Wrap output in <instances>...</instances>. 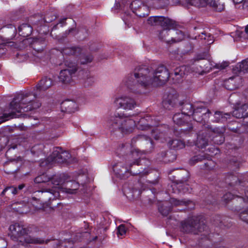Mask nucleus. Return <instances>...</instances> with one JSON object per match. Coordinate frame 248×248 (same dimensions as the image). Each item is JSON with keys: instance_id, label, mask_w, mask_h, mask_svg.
I'll return each mask as SVG.
<instances>
[{"instance_id": "0e129e2a", "label": "nucleus", "mask_w": 248, "mask_h": 248, "mask_svg": "<svg viewBox=\"0 0 248 248\" xmlns=\"http://www.w3.org/2000/svg\"><path fill=\"white\" fill-rule=\"evenodd\" d=\"M131 154L132 157H139L140 152L137 149H134L132 151H131Z\"/></svg>"}, {"instance_id": "7ed1b4c3", "label": "nucleus", "mask_w": 248, "mask_h": 248, "mask_svg": "<svg viewBox=\"0 0 248 248\" xmlns=\"http://www.w3.org/2000/svg\"><path fill=\"white\" fill-rule=\"evenodd\" d=\"M108 124L110 129L120 130L125 134L132 132L136 126L139 129L145 130L155 125L154 120L150 116L141 118L136 124L131 116L118 112L110 117Z\"/></svg>"}, {"instance_id": "4468645a", "label": "nucleus", "mask_w": 248, "mask_h": 248, "mask_svg": "<svg viewBox=\"0 0 248 248\" xmlns=\"http://www.w3.org/2000/svg\"><path fill=\"white\" fill-rule=\"evenodd\" d=\"M205 129L210 134V137L212 138L211 140L213 142L217 144H221L224 141V137L223 133V129H220L218 128H212L210 125L204 124Z\"/></svg>"}, {"instance_id": "5fc2aeb1", "label": "nucleus", "mask_w": 248, "mask_h": 248, "mask_svg": "<svg viewBox=\"0 0 248 248\" xmlns=\"http://www.w3.org/2000/svg\"><path fill=\"white\" fill-rule=\"evenodd\" d=\"M240 218L243 221L248 223V209L240 213Z\"/></svg>"}, {"instance_id": "09e8293b", "label": "nucleus", "mask_w": 248, "mask_h": 248, "mask_svg": "<svg viewBox=\"0 0 248 248\" xmlns=\"http://www.w3.org/2000/svg\"><path fill=\"white\" fill-rule=\"evenodd\" d=\"M73 245V241L70 240H64L60 242V248H71Z\"/></svg>"}, {"instance_id": "39448f33", "label": "nucleus", "mask_w": 248, "mask_h": 248, "mask_svg": "<svg viewBox=\"0 0 248 248\" xmlns=\"http://www.w3.org/2000/svg\"><path fill=\"white\" fill-rule=\"evenodd\" d=\"M181 105L182 113L184 115L189 116L191 115L195 121H201L202 120V118L199 116V112H202L205 119L208 118L206 108L202 106L193 105L188 102L182 103Z\"/></svg>"}, {"instance_id": "2eb2a0df", "label": "nucleus", "mask_w": 248, "mask_h": 248, "mask_svg": "<svg viewBox=\"0 0 248 248\" xmlns=\"http://www.w3.org/2000/svg\"><path fill=\"white\" fill-rule=\"evenodd\" d=\"M38 192L41 194L40 199L45 202L53 200L59 196V192L53 189H49L45 191H38Z\"/></svg>"}, {"instance_id": "c9c22d12", "label": "nucleus", "mask_w": 248, "mask_h": 248, "mask_svg": "<svg viewBox=\"0 0 248 248\" xmlns=\"http://www.w3.org/2000/svg\"><path fill=\"white\" fill-rule=\"evenodd\" d=\"M170 30L168 29H163L162 30L160 31L158 33V37L160 40H162L167 43L170 44Z\"/></svg>"}, {"instance_id": "e433bc0d", "label": "nucleus", "mask_w": 248, "mask_h": 248, "mask_svg": "<svg viewBox=\"0 0 248 248\" xmlns=\"http://www.w3.org/2000/svg\"><path fill=\"white\" fill-rule=\"evenodd\" d=\"M169 66L170 69L173 70L174 76L176 77L177 78L179 79L180 78H183L185 75L184 72V70L185 69V66H179L175 68H173L175 67L173 64L172 65H170Z\"/></svg>"}, {"instance_id": "2f4dec72", "label": "nucleus", "mask_w": 248, "mask_h": 248, "mask_svg": "<svg viewBox=\"0 0 248 248\" xmlns=\"http://www.w3.org/2000/svg\"><path fill=\"white\" fill-rule=\"evenodd\" d=\"M170 1L173 4H177L179 2V0H152L151 4L155 8H160L168 5Z\"/></svg>"}, {"instance_id": "c03bdc74", "label": "nucleus", "mask_w": 248, "mask_h": 248, "mask_svg": "<svg viewBox=\"0 0 248 248\" xmlns=\"http://www.w3.org/2000/svg\"><path fill=\"white\" fill-rule=\"evenodd\" d=\"M161 16H151L147 19V23L152 26L159 25Z\"/></svg>"}, {"instance_id": "a19ab883", "label": "nucleus", "mask_w": 248, "mask_h": 248, "mask_svg": "<svg viewBox=\"0 0 248 248\" xmlns=\"http://www.w3.org/2000/svg\"><path fill=\"white\" fill-rule=\"evenodd\" d=\"M152 136L155 140H161L165 138V133L163 131L160 127L153 129L152 130Z\"/></svg>"}, {"instance_id": "aec40b11", "label": "nucleus", "mask_w": 248, "mask_h": 248, "mask_svg": "<svg viewBox=\"0 0 248 248\" xmlns=\"http://www.w3.org/2000/svg\"><path fill=\"white\" fill-rule=\"evenodd\" d=\"M76 103L71 100H66L61 103V108L62 111L72 113L75 112L77 108Z\"/></svg>"}, {"instance_id": "13d9d810", "label": "nucleus", "mask_w": 248, "mask_h": 248, "mask_svg": "<svg viewBox=\"0 0 248 248\" xmlns=\"http://www.w3.org/2000/svg\"><path fill=\"white\" fill-rule=\"evenodd\" d=\"M233 198V195L232 193L229 192L223 196L222 199L225 202H227Z\"/></svg>"}, {"instance_id": "79ce46f5", "label": "nucleus", "mask_w": 248, "mask_h": 248, "mask_svg": "<svg viewBox=\"0 0 248 248\" xmlns=\"http://www.w3.org/2000/svg\"><path fill=\"white\" fill-rule=\"evenodd\" d=\"M44 242V244H47L48 245V248H60L61 241L58 239L46 240L40 238ZM43 244V243L42 244Z\"/></svg>"}, {"instance_id": "58836bf2", "label": "nucleus", "mask_w": 248, "mask_h": 248, "mask_svg": "<svg viewBox=\"0 0 248 248\" xmlns=\"http://www.w3.org/2000/svg\"><path fill=\"white\" fill-rule=\"evenodd\" d=\"M50 177L48 176L46 174L43 173L35 178L34 182L35 184L47 183L48 185H50Z\"/></svg>"}, {"instance_id": "4be33fe9", "label": "nucleus", "mask_w": 248, "mask_h": 248, "mask_svg": "<svg viewBox=\"0 0 248 248\" xmlns=\"http://www.w3.org/2000/svg\"><path fill=\"white\" fill-rule=\"evenodd\" d=\"M240 78L239 76L232 77L224 82V86L228 90H233L238 87L239 85L236 83Z\"/></svg>"}, {"instance_id": "c85d7f7f", "label": "nucleus", "mask_w": 248, "mask_h": 248, "mask_svg": "<svg viewBox=\"0 0 248 248\" xmlns=\"http://www.w3.org/2000/svg\"><path fill=\"white\" fill-rule=\"evenodd\" d=\"M31 47L37 52L42 51L46 46L45 40L43 38H34L31 43Z\"/></svg>"}, {"instance_id": "ddd939ff", "label": "nucleus", "mask_w": 248, "mask_h": 248, "mask_svg": "<svg viewBox=\"0 0 248 248\" xmlns=\"http://www.w3.org/2000/svg\"><path fill=\"white\" fill-rule=\"evenodd\" d=\"M130 7L133 12L140 17L147 16L149 14V7L140 0L133 1L130 4Z\"/></svg>"}, {"instance_id": "bb28decb", "label": "nucleus", "mask_w": 248, "mask_h": 248, "mask_svg": "<svg viewBox=\"0 0 248 248\" xmlns=\"http://www.w3.org/2000/svg\"><path fill=\"white\" fill-rule=\"evenodd\" d=\"M32 30V27L27 23H23L18 27V33L20 35L24 37L30 36Z\"/></svg>"}, {"instance_id": "a878e982", "label": "nucleus", "mask_w": 248, "mask_h": 248, "mask_svg": "<svg viewBox=\"0 0 248 248\" xmlns=\"http://www.w3.org/2000/svg\"><path fill=\"white\" fill-rule=\"evenodd\" d=\"M215 10L221 12L225 8V0H208V4Z\"/></svg>"}, {"instance_id": "864d4df0", "label": "nucleus", "mask_w": 248, "mask_h": 248, "mask_svg": "<svg viewBox=\"0 0 248 248\" xmlns=\"http://www.w3.org/2000/svg\"><path fill=\"white\" fill-rule=\"evenodd\" d=\"M238 179L236 176L234 175H230L226 179V182L228 183L231 186L234 185L236 184Z\"/></svg>"}, {"instance_id": "a211bd4d", "label": "nucleus", "mask_w": 248, "mask_h": 248, "mask_svg": "<svg viewBox=\"0 0 248 248\" xmlns=\"http://www.w3.org/2000/svg\"><path fill=\"white\" fill-rule=\"evenodd\" d=\"M209 133L207 131H203L200 132L197 137V140L196 143V146L198 148H203L205 147L209 143V137L207 135Z\"/></svg>"}, {"instance_id": "a18cd8bd", "label": "nucleus", "mask_w": 248, "mask_h": 248, "mask_svg": "<svg viewBox=\"0 0 248 248\" xmlns=\"http://www.w3.org/2000/svg\"><path fill=\"white\" fill-rule=\"evenodd\" d=\"M137 185L140 186V187L137 186L133 188V197H138L140 195L142 190L145 189L144 187L141 185L140 182H138Z\"/></svg>"}, {"instance_id": "3c124183", "label": "nucleus", "mask_w": 248, "mask_h": 248, "mask_svg": "<svg viewBox=\"0 0 248 248\" xmlns=\"http://www.w3.org/2000/svg\"><path fill=\"white\" fill-rule=\"evenodd\" d=\"M206 110H207V112H206V114L208 115V118L207 119H205L204 117L203 116V115L202 113V112H199V116L201 117V118H202V120L201 121H197V122H199V123H202L203 124V128H204V129H205L204 124H206V125H208L207 124H206V122H207L208 121L209 118V115L211 113V112H210V111L209 109L206 108Z\"/></svg>"}, {"instance_id": "f257e3e1", "label": "nucleus", "mask_w": 248, "mask_h": 248, "mask_svg": "<svg viewBox=\"0 0 248 248\" xmlns=\"http://www.w3.org/2000/svg\"><path fill=\"white\" fill-rule=\"evenodd\" d=\"M170 73L164 65L158 66L152 70L145 66L137 68L124 79L128 88L135 93L140 94L150 85L161 86L169 79Z\"/></svg>"}, {"instance_id": "e2e57ef3", "label": "nucleus", "mask_w": 248, "mask_h": 248, "mask_svg": "<svg viewBox=\"0 0 248 248\" xmlns=\"http://www.w3.org/2000/svg\"><path fill=\"white\" fill-rule=\"evenodd\" d=\"M207 57L206 53H203L201 54H198L196 58V61H198L201 60L205 59Z\"/></svg>"}, {"instance_id": "dca6fc26", "label": "nucleus", "mask_w": 248, "mask_h": 248, "mask_svg": "<svg viewBox=\"0 0 248 248\" xmlns=\"http://www.w3.org/2000/svg\"><path fill=\"white\" fill-rule=\"evenodd\" d=\"M53 85L52 80L50 78H43L34 88V91L40 94V92L47 90Z\"/></svg>"}, {"instance_id": "f03ea898", "label": "nucleus", "mask_w": 248, "mask_h": 248, "mask_svg": "<svg viewBox=\"0 0 248 248\" xmlns=\"http://www.w3.org/2000/svg\"><path fill=\"white\" fill-rule=\"evenodd\" d=\"M41 94L33 90V93H27L17 95L10 103L8 108L5 109L3 115L0 116L1 122H4L16 118L19 115L16 113H24L39 108L41 103L37 101Z\"/></svg>"}, {"instance_id": "393cba45", "label": "nucleus", "mask_w": 248, "mask_h": 248, "mask_svg": "<svg viewBox=\"0 0 248 248\" xmlns=\"http://www.w3.org/2000/svg\"><path fill=\"white\" fill-rule=\"evenodd\" d=\"M160 22L159 25L163 29H168L171 30L176 26V23L175 21L167 17L161 16Z\"/></svg>"}, {"instance_id": "338daca9", "label": "nucleus", "mask_w": 248, "mask_h": 248, "mask_svg": "<svg viewBox=\"0 0 248 248\" xmlns=\"http://www.w3.org/2000/svg\"><path fill=\"white\" fill-rule=\"evenodd\" d=\"M246 199H244L243 198H240L241 200H243L244 202H247L248 201V187L247 188L246 191L245 192Z\"/></svg>"}, {"instance_id": "69168bd1", "label": "nucleus", "mask_w": 248, "mask_h": 248, "mask_svg": "<svg viewBox=\"0 0 248 248\" xmlns=\"http://www.w3.org/2000/svg\"><path fill=\"white\" fill-rule=\"evenodd\" d=\"M242 3V8L248 10V0H244Z\"/></svg>"}, {"instance_id": "774afa93", "label": "nucleus", "mask_w": 248, "mask_h": 248, "mask_svg": "<svg viewBox=\"0 0 248 248\" xmlns=\"http://www.w3.org/2000/svg\"><path fill=\"white\" fill-rule=\"evenodd\" d=\"M76 31V29L74 28H72L71 29H70L69 30L67 31H65V34L66 35H67L69 33H71L72 32H73L74 31Z\"/></svg>"}, {"instance_id": "7c9ffc66", "label": "nucleus", "mask_w": 248, "mask_h": 248, "mask_svg": "<svg viewBox=\"0 0 248 248\" xmlns=\"http://www.w3.org/2000/svg\"><path fill=\"white\" fill-rule=\"evenodd\" d=\"M80 74L83 75V83L85 87L92 86L94 82V77L91 76L90 73L87 71H81L79 72Z\"/></svg>"}, {"instance_id": "0eeeda50", "label": "nucleus", "mask_w": 248, "mask_h": 248, "mask_svg": "<svg viewBox=\"0 0 248 248\" xmlns=\"http://www.w3.org/2000/svg\"><path fill=\"white\" fill-rule=\"evenodd\" d=\"M64 64L67 68L61 71L59 78L61 82L67 84L72 81L73 75L77 71V62L69 59L64 62Z\"/></svg>"}, {"instance_id": "5701e85b", "label": "nucleus", "mask_w": 248, "mask_h": 248, "mask_svg": "<svg viewBox=\"0 0 248 248\" xmlns=\"http://www.w3.org/2000/svg\"><path fill=\"white\" fill-rule=\"evenodd\" d=\"M78 187V183L74 181L71 182H67L65 183V186L63 188V191L65 193L70 194H74L77 193Z\"/></svg>"}, {"instance_id": "9d476101", "label": "nucleus", "mask_w": 248, "mask_h": 248, "mask_svg": "<svg viewBox=\"0 0 248 248\" xmlns=\"http://www.w3.org/2000/svg\"><path fill=\"white\" fill-rule=\"evenodd\" d=\"M62 53L63 55L78 57V61L81 64H86L92 62V56H86L81 53V49L78 47H67L62 49Z\"/></svg>"}, {"instance_id": "49530a36", "label": "nucleus", "mask_w": 248, "mask_h": 248, "mask_svg": "<svg viewBox=\"0 0 248 248\" xmlns=\"http://www.w3.org/2000/svg\"><path fill=\"white\" fill-rule=\"evenodd\" d=\"M206 158H207V156L206 155L200 154L192 157L190 160V163L191 165H194L195 163L201 161Z\"/></svg>"}, {"instance_id": "4d7b16f0", "label": "nucleus", "mask_w": 248, "mask_h": 248, "mask_svg": "<svg viewBox=\"0 0 248 248\" xmlns=\"http://www.w3.org/2000/svg\"><path fill=\"white\" fill-rule=\"evenodd\" d=\"M8 190H10L11 192L13 194H16L17 193V188L13 187V186H10V187H6L2 192V194L4 195L5 192Z\"/></svg>"}, {"instance_id": "cd10ccee", "label": "nucleus", "mask_w": 248, "mask_h": 248, "mask_svg": "<svg viewBox=\"0 0 248 248\" xmlns=\"http://www.w3.org/2000/svg\"><path fill=\"white\" fill-rule=\"evenodd\" d=\"M50 177V184L53 186V187L56 188H56H60L61 186L65 183V180L61 174L55 175Z\"/></svg>"}, {"instance_id": "de8ad7c7", "label": "nucleus", "mask_w": 248, "mask_h": 248, "mask_svg": "<svg viewBox=\"0 0 248 248\" xmlns=\"http://www.w3.org/2000/svg\"><path fill=\"white\" fill-rule=\"evenodd\" d=\"M127 230L124 224H121L117 228V234L118 237L124 236Z\"/></svg>"}, {"instance_id": "ea45409f", "label": "nucleus", "mask_w": 248, "mask_h": 248, "mask_svg": "<svg viewBox=\"0 0 248 248\" xmlns=\"http://www.w3.org/2000/svg\"><path fill=\"white\" fill-rule=\"evenodd\" d=\"M184 115L182 113H177L173 117V122L178 125H183L186 123Z\"/></svg>"}, {"instance_id": "37998d69", "label": "nucleus", "mask_w": 248, "mask_h": 248, "mask_svg": "<svg viewBox=\"0 0 248 248\" xmlns=\"http://www.w3.org/2000/svg\"><path fill=\"white\" fill-rule=\"evenodd\" d=\"M198 39L204 40L206 41L205 43H207L208 45H210L213 43V37L209 33L206 34L205 32H202L199 35Z\"/></svg>"}, {"instance_id": "bf43d9fd", "label": "nucleus", "mask_w": 248, "mask_h": 248, "mask_svg": "<svg viewBox=\"0 0 248 248\" xmlns=\"http://www.w3.org/2000/svg\"><path fill=\"white\" fill-rule=\"evenodd\" d=\"M214 162L212 160H208L207 162L204 163V166L205 169H212L214 167Z\"/></svg>"}, {"instance_id": "6e6552de", "label": "nucleus", "mask_w": 248, "mask_h": 248, "mask_svg": "<svg viewBox=\"0 0 248 248\" xmlns=\"http://www.w3.org/2000/svg\"><path fill=\"white\" fill-rule=\"evenodd\" d=\"M70 157L71 155L68 152L63 151L59 147H56L54 148L52 154L47 157L46 162L51 164L68 163Z\"/></svg>"}, {"instance_id": "4c0bfd02", "label": "nucleus", "mask_w": 248, "mask_h": 248, "mask_svg": "<svg viewBox=\"0 0 248 248\" xmlns=\"http://www.w3.org/2000/svg\"><path fill=\"white\" fill-rule=\"evenodd\" d=\"M169 145L172 149L177 150L185 147V143L181 140L174 139L169 141Z\"/></svg>"}, {"instance_id": "9b49d317", "label": "nucleus", "mask_w": 248, "mask_h": 248, "mask_svg": "<svg viewBox=\"0 0 248 248\" xmlns=\"http://www.w3.org/2000/svg\"><path fill=\"white\" fill-rule=\"evenodd\" d=\"M136 143L143 148L144 151L146 153L151 152L154 148V145L151 138L144 135H138L132 139L131 146H133Z\"/></svg>"}, {"instance_id": "412c9836", "label": "nucleus", "mask_w": 248, "mask_h": 248, "mask_svg": "<svg viewBox=\"0 0 248 248\" xmlns=\"http://www.w3.org/2000/svg\"><path fill=\"white\" fill-rule=\"evenodd\" d=\"M232 115L237 118H242L248 116V106L243 104L238 107L232 111Z\"/></svg>"}, {"instance_id": "052dcab7", "label": "nucleus", "mask_w": 248, "mask_h": 248, "mask_svg": "<svg viewBox=\"0 0 248 248\" xmlns=\"http://www.w3.org/2000/svg\"><path fill=\"white\" fill-rule=\"evenodd\" d=\"M186 124H187L188 128H182L181 129V131H182V132H183L184 134H186L187 132H189L193 128V126L191 124H190V123H186Z\"/></svg>"}, {"instance_id": "20e7f679", "label": "nucleus", "mask_w": 248, "mask_h": 248, "mask_svg": "<svg viewBox=\"0 0 248 248\" xmlns=\"http://www.w3.org/2000/svg\"><path fill=\"white\" fill-rule=\"evenodd\" d=\"M8 233L10 238L19 242L22 245L29 244H41L44 243L40 238L32 237L28 234V230L19 223H15L10 226Z\"/></svg>"}, {"instance_id": "c756f323", "label": "nucleus", "mask_w": 248, "mask_h": 248, "mask_svg": "<svg viewBox=\"0 0 248 248\" xmlns=\"http://www.w3.org/2000/svg\"><path fill=\"white\" fill-rule=\"evenodd\" d=\"M157 159L160 161H163L165 163H169L175 160L176 159V156L170 153H169V154H167L165 151H163L157 155Z\"/></svg>"}, {"instance_id": "473e14b6", "label": "nucleus", "mask_w": 248, "mask_h": 248, "mask_svg": "<svg viewBox=\"0 0 248 248\" xmlns=\"http://www.w3.org/2000/svg\"><path fill=\"white\" fill-rule=\"evenodd\" d=\"M230 116L229 113H224L221 111H216L214 115V119L213 120V122L216 123H224L227 121L228 118H230Z\"/></svg>"}, {"instance_id": "72a5a7b5", "label": "nucleus", "mask_w": 248, "mask_h": 248, "mask_svg": "<svg viewBox=\"0 0 248 248\" xmlns=\"http://www.w3.org/2000/svg\"><path fill=\"white\" fill-rule=\"evenodd\" d=\"M176 100L177 99L170 94L168 95L167 98L163 100V106L165 108L170 109V107H173L175 105Z\"/></svg>"}, {"instance_id": "423d86ee", "label": "nucleus", "mask_w": 248, "mask_h": 248, "mask_svg": "<svg viewBox=\"0 0 248 248\" xmlns=\"http://www.w3.org/2000/svg\"><path fill=\"white\" fill-rule=\"evenodd\" d=\"M205 225L203 221H201L197 217H189L181 222V230L186 233L197 234L204 230Z\"/></svg>"}, {"instance_id": "6e6d98bb", "label": "nucleus", "mask_w": 248, "mask_h": 248, "mask_svg": "<svg viewBox=\"0 0 248 248\" xmlns=\"http://www.w3.org/2000/svg\"><path fill=\"white\" fill-rule=\"evenodd\" d=\"M229 65V62H222L221 63H217L215 65V67L219 70L225 69Z\"/></svg>"}, {"instance_id": "f704fd0d", "label": "nucleus", "mask_w": 248, "mask_h": 248, "mask_svg": "<svg viewBox=\"0 0 248 248\" xmlns=\"http://www.w3.org/2000/svg\"><path fill=\"white\" fill-rule=\"evenodd\" d=\"M186 3L191 6L197 7H204L208 4V0H184Z\"/></svg>"}, {"instance_id": "f3484780", "label": "nucleus", "mask_w": 248, "mask_h": 248, "mask_svg": "<svg viewBox=\"0 0 248 248\" xmlns=\"http://www.w3.org/2000/svg\"><path fill=\"white\" fill-rule=\"evenodd\" d=\"M233 72L238 76H242L248 72V59L242 61L241 62L237 63L233 67Z\"/></svg>"}, {"instance_id": "b1692460", "label": "nucleus", "mask_w": 248, "mask_h": 248, "mask_svg": "<svg viewBox=\"0 0 248 248\" xmlns=\"http://www.w3.org/2000/svg\"><path fill=\"white\" fill-rule=\"evenodd\" d=\"M170 43L180 42L184 38L183 31L178 30H170Z\"/></svg>"}, {"instance_id": "1a4fd4ad", "label": "nucleus", "mask_w": 248, "mask_h": 248, "mask_svg": "<svg viewBox=\"0 0 248 248\" xmlns=\"http://www.w3.org/2000/svg\"><path fill=\"white\" fill-rule=\"evenodd\" d=\"M114 104L118 108L125 110H132L138 106L135 99L129 95H122L116 97L114 100Z\"/></svg>"}, {"instance_id": "680f3d73", "label": "nucleus", "mask_w": 248, "mask_h": 248, "mask_svg": "<svg viewBox=\"0 0 248 248\" xmlns=\"http://www.w3.org/2000/svg\"><path fill=\"white\" fill-rule=\"evenodd\" d=\"M6 46L3 44H0V57L6 52V49L5 47Z\"/></svg>"}, {"instance_id": "8fccbe9b", "label": "nucleus", "mask_w": 248, "mask_h": 248, "mask_svg": "<svg viewBox=\"0 0 248 248\" xmlns=\"http://www.w3.org/2000/svg\"><path fill=\"white\" fill-rule=\"evenodd\" d=\"M128 0H116L115 5L114 8L116 9H122L123 7H125L127 3Z\"/></svg>"}, {"instance_id": "603ef678", "label": "nucleus", "mask_w": 248, "mask_h": 248, "mask_svg": "<svg viewBox=\"0 0 248 248\" xmlns=\"http://www.w3.org/2000/svg\"><path fill=\"white\" fill-rule=\"evenodd\" d=\"M120 153L125 154L130 150V145L128 143L122 144L118 149Z\"/></svg>"}, {"instance_id": "6ab92c4d", "label": "nucleus", "mask_w": 248, "mask_h": 248, "mask_svg": "<svg viewBox=\"0 0 248 248\" xmlns=\"http://www.w3.org/2000/svg\"><path fill=\"white\" fill-rule=\"evenodd\" d=\"M113 169L114 171H116L120 174H124L128 171H129L133 175L140 174L141 175H143L147 174V171H143L142 172H135L131 169L129 170L127 168L122 166V164L121 163H118L114 165L113 167Z\"/></svg>"}, {"instance_id": "f8f14e48", "label": "nucleus", "mask_w": 248, "mask_h": 248, "mask_svg": "<svg viewBox=\"0 0 248 248\" xmlns=\"http://www.w3.org/2000/svg\"><path fill=\"white\" fill-rule=\"evenodd\" d=\"M192 202L190 201L178 200L175 198H170L169 202H165L162 206L158 208L159 212L163 216H167L171 210V206H187Z\"/></svg>"}]
</instances>
